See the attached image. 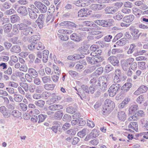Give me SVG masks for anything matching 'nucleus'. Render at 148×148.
<instances>
[{
	"label": "nucleus",
	"instance_id": "f257e3e1",
	"mask_svg": "<svg viewBox=\"0 0 148 148\" xmlns=\"http://www.w3.org/2000/svg\"><path fill=\"white\" fill-rule=\"evenodd\" d=\"M108 79L105 77L102 76L100 77L98 79L96 77L92 79L90 83L94 84L98 88H100L102 91H104L106 90L108 84Z\"/></svg>",
	"mask_w": 148,
	"mask_h": 148
},
{
	"label": "nucleus",
	"instance_id": "f03ea898",
	"mask_svg": "<svg viewBox=\"0 0 148 148\" xmlns=\"http://www.w3.org/2000/svg\"><path fill=\"white\" fill-rule=\"evenodd\" d=\"M115 107L114 103L111 100L106 99L104 102V106L103 107V113L108 114Z\"/></svg>",
	"mask_w": 148,
	"mask_h": 148
},
{
	"label": "nucleus",
	"instance_id": "7ed1b4c3",
	"mask_svg": "<svg viewBox=\"0 0 148 148\" xmlns=\"http://www.w3.org/2000/svg\"><path fill=\"white\" fill-rule=\"evenodd\" d=\"M121 87V86L119 84H112L108 90L109 96L112 97L115 95Z\"/></svg>",
	"mask_w": 148,
	"mask_h": 148
},
{
	"label": "nucleus",
	"instance_id": "20e7f679",
	"mask_svg": "<svg viewBox=\"0 0 148 148\" xmlns=\"http://www.w3.org/2000/svg\"><path fill=\"white\" fill-rule=\"evenodd\" d=\"M134 59L133 58H129L121 62V64L123 69L127 71L129 69V66L132 63L134 62Z\"/></svg>",
	"mask_w": 148,
	"mask_h": 148
},
{
	"label": "nucleus",
	"instance_id": "39448f33",
	"mask_svg": "<svg viewBox=\"0 0 148 148\" xmlns=\"http://www.w3.org/2000/svg\"><path fill=\"white\" fill-rule=\"evenodd\" d=\"M112 19L109 20V21L105 20H99L95 21V23L99 25H101L103 27H108L112 25L111 23Z\"/></svg>",
	"mask_w": 148,
	"mask_h": 148
},
{
	"label": "nucleus",
	"instance_id": "423d86ee",
	"mask_svg": "<svg viewBox=\"0 0 148 148\" xmlns=\"http://www.w3.org/2000/svg\"><path fill=\"white\" fill-rule=\"evenodd\" d=\"M34 4L41 13H44L47 12V7L41 2L36 1L35 2Z\"/></svg>",
	"mask_w": 148,
	"mask_h": 148
},
{
	"label": "nucleus",
	"instance_id": "0eeeda50",
	"mask_svg": "<svg viewBox=\"0 0 148 148\" xmlns=\"http://www.w3.org/2000/svg\"><path fill=\"white\" fill-rule=\"evenodd\" d=\"M106 6V5L104 4H94L91 5L90 7L92 10L97 11L103 10L105 8Z\"/></svg>",
	"mask_w": 148,
	"mask_h": 148
},
{
	"label": "nucleus",
	"instance_id": "6e6552de",
	"mask_svg": "<svg viewBox=\"0 0 148 148\" xmlns=\"http://www.w3.org/2000/svg\"><path fill=\"white\" fill-rule=\"evenodd\" d=\"M0 112L5 118H8L10 116V112L4 106H1L0 107Z\"/></svg>",
	"mask_w": 148,
	"mask_h": 148
},
{
	"label": "nucleus",
	"instance_id": "1a4fd4ad",
	"mask_svg": "<svg viewBox=\"0 0 148 148\" xmlns=\"http://www.w3.org/2000/svg\"><path fill=\"white\" fill-rule=\"evenodd\" d=\"M92 34L96 35L101 33V32L98 30L100 29V28L95 23H94L90 28Z\"/></svg>",
	"mask_w": 148,
	"mask_h": 148
},
{
	"label": "nucleus",
	"instance_id": "9d476101",
	"mask_svg": "<svg viewBox=\"0 0 148 148\" xmlns=\"http://www.w3.org/2000/svg\"><path fill=\"white\" fill-rule=\"evenodd\" d=\"M106 14H113L116 12L117 11V8L115 7L108 6L104 9Z\"/></svg>",
	"mask_w": 148,
	"mask_h": 148
},
{
	"label": "nucleus",
	"instance_id": "9b49d317",
	"mask_svg": "<svg viewBox=\"0 0 148 148\" xmlns=\"http://www.w3.org/2000/svg\"><path fill=\"white\" fill-rule=\"evenodd\" d=\"M79 92L83 96L85 95V93L88 94L89 93L88 87L85 85L82 86L81 88L78 89Z\"/></svg>",
	"mask_w": 148,
	"mask_h": 148
},
{
	"label": "nucleus",
	"instance_id": "f8f14e48",
	"mask_svg": "<svg viewBox=\"0 0 148 148\" xmlns=\"http://www.w3.org/2000/svg\"><path fill=\"white\" fill-rule=\"evenodd\" d=\"M17 12L23 16H25L27 14V8L24 6H20L17 9Z\"/></svg>",
	"mask_w": 148,
	"mask_h": 148
},
{
	"label": "nucleus",
	"instance_id": "ddd939ff",
	"mask_svg": "<svg viewBox=\"0 0 148 148\" xmlns=\"http://www.w3.org/2000/svg\"><path fill=\"white\" fill-rule=\"evenodd\" d=\"M89 14L88 10L87 8L81 9L78 12V16L79 17L86 16Z\"/></svg>",
	"mask_w": 148,
	"mask_h": 148
},
{
	"label": "nucleus",
	"instance_id": "4468645a",
	"mask_svg": "<svg viewBox=\"0 0 148 148\" xmlns=\"http://www.w3.org/2000/svg\"><path fill=\"white\" fill-rule=\"evenodd\" d=\"M108 60L114 66L117 65L119 62L117 58L114 56H112L108 58Z\"/></svg>",
	"mask_w": 148,
	"mask_h": 148
},
{
	"label": "nucleus",
	"instance_id": "2eb2a0df",
	"mask_svg": "<svg viewBox=\"0 0 148 148\" xmlns=\"http://www.w3.org/2000/svg\"><path fill=\"white\" fill-rule=\"evenodd\" d=\"M63 108V106L59 104H54L50 106L49 107V109L52 111L59 110Z\"/></svg>",
	"mask_w": 148,
	"mask_h": 148
},
{
	"label": "nucleus",
	"instance_id": "dca6fc26",
	"mask_svg": "<svg viewBox=\"0 0 148 148\" xmlns=\"http://www.w3.org/2000/svg\"><path fill=\"white\" fill-rule=\"evenodd\" d=\"M33 31L31 27H26L22 31V33L24 35L27 36L31 35L33 33Z\"/></svg>",
	"mask_w": 148,
	"mask_h": 148
},
{
	"label": "nucleus",
	"instance_id": "f3484780",
	"mask_svg": "<svg viewBox=\"0 0 148 148\" xmlns=\"http://www.w3.org/2000/svg\"><path fill=\"white\" fill-rule=\"evenodd\" d=\"M28 72L33 78L37 77L38 75L37 72L32 68H29L28 70Z\"/></svg>",
	"mask_w": 148,
	"mask_h": 148
},
{
	"label": "nucleus",
	"instance_id": "a211bd4d",
	"mask_svg": "<svg viewBox=\"0 0 148 148\" xmlns=\"http://www.w3.org/2000/svg\"><path fill=\"white\" fill-rule=\"evenodd\" d=\"M138 109V106L136 105H132L129 109V115L134 114Z\"/></svg>",
	"mask_w": 148,
	"mask_h": 148
},
{
	"label": "nucleus",
	"instance_id": "6ab92c4d",
	"mask_svg": "<svg viewBox=\"0 0 148 148\" xmlns=\"http://www.w3.org/2000/svg\"><path fill=\"white\" fill-rule=\"evenodd\" d=\"M134 16L132 15H130L125 16L123 18V21L126 23H130L132 22L134 20Z\"/></svg>",
	"mask_w": 148,
	"mask_h": 148
},
{
	"label": "nucleus",
	"instance_id": "aec40b11",
	"mask_svg": "<svg viewBox=\"0 0 148 148\" xmlns=\"http://www.w3.org/2000/svg\"><path fill=\"white\" fill-rule=\"evenodd\" d=\"M10 51L12 53H18L21 51V48L19 45H14L11 48Z\"/></svg>",
	"mask_w": 148,
	"mask_h": 148
},
{
	"label": "nucleus",
	"instance_id": "412c9836",
	"mask_svg": "<svg viewBox=\"0 0 148 148\" xmlns=\"http://www.w3.org/2000/svg\"><path fill=\"white\" fill-rule=\"evenodd\" d=\"M133 13L138 18L142 13V11L138 8H134L132 9Z\"/></svg>",
	"mask_w": 148,
	"mask_h": 148
},
{
	"label": "nucleus",
	"instance_id": "4be33fe9",
	"mask_svg": "<svg viewBox=\"0 0 148 148\" xmlns=\"http://www.w3.org/2000/svg\"><path fill=\"white\" fill-rule=\"evenodd\" d=\"M20 20V17L17 14H14L10 16V21L12 23H16Z\"/></svg>",
	"mask_w": 148,
	"mask_h": 148
},
{
	"label": "nucleus",
	"instance_id": "5701e85b",
	"mask_svg": "<svg viewBox=\"0 0 148 148\" xmlns=\"http://www.w3.org/2000/svg\"><path fill=\"white\" fill-rule=\"evenodd\" d=\"M130 100V99L128 97L126 98L119 105V107L120 109L124 108Z\"/></svg>",
	"mask_w": 148,
	"mask_h": 148
},
{
	"label": "nucleus",
	"instance_id": "b1692460",
	"mask_svg": "<svg viewBox=\"0 0 148 148\" xmlns=\"http://www.w3.org/2000/svg\"><path fill=\"white\" fill-rule=\"evenodd\" d=\"M12 25L10 23L5 25L4 26V32L7 34L10 32L12 29Z\"/></svg>",
	"mask_w": 148,
	"mask_h": 148
},
{
	"label": "nucleus",
	"instance_id": "393cba45",
	"mask_svg": "<svg viewBox=\"0 0 148 148\" xmlns=\"http://www.w3.org/2000/svg\"><path fill=\"white\" fill-rule=\"evenodd\" d=\"M71 39L75 41H79L81 40V37L80 36L75 33H73L70 36Z\"/></svg>",
	"mask_w": 148,
	"mask_h": 148
},
{
	"label": "nucleus",
	"instance_id": "a878e982",
	"mask_svg": "<svg viewBox=\"0 0 148 148\" xmlns=\"http://www.w3.org/2000/svg\"><path fill=\"white\" fill-rule=\"evenodd\" d=\"M22 79H23V81L24 82H25L26 80L28 82L31 83L32 80V77L28 73L25 74V77H22Z\"/></svg>",
	"mask_w": 148,
	"mask_h": 148
},
{
	"label": "nucleus",
	"instance_id": "bb28decb",
	"mask_svg": "<svg viewBox=\"0 0 148 148\" xmlns=\"http://www.w3.org/2000/svg\"><path fill=\"white\" fill-rule=\"evenodd\" d=\"M118 117L119 120L124 121L126 119V115L124 112L121 111L118 113Z\"/></svg>",
	"mask_w": 148,
	"mask_h": 148
},
{
	"label": "nucleus",
	"instance_id": "cd10ccee",
	"mask_svg": "<svg viewBox=\"0 0 148 148\" xmlns=\"http://www.w3.org/2000/svg\"><path fill=\"white\" fill-rule=\"evenodd\" d=\"M138 124L137 122H131L128 125V127L136 131L138 130Z\"/></svg>",
	"mask_w": 148,
	"mask_h": 148
},
{
	"label": "nucleus",
	"instance_id": "c85d7f7f",
	"mask_svg": "<svg viewBox=\"0 0 148 148\" xmlns=\"http://www.w3.org/2000/svg\"><path fill=\"white\" fill-rule=\"evenodd\" d=\"M14 100L16 102H20L23 99V96L19 94H15L14 95Z\"/></svg>",
	"mask_w": 148,
	"mask_h": 148
},
{
	"label": "nucleus",
	"instance_id": "c756f323",
	"mask_svg": "<svg viewBox=\"0 0 148 148\" xmlns=\"http://www.w3.org/2000/svg\"><path fill=\"white\" fill-rule=\"evenodd\" d=\"M11 115L14 117L18 118L21 116V113L18 110H15L12 112Z\"/></svg>",
	"mask_w": 148,
	"mask_h": 148
},
{
	"label": "nucleus",
	"instance_id": "7c9ffc66",
	"mask_svg": "<svg viewBox=\"0 0 148 148\" xmlns=\"http://www.w3.org/2000/svg\"><path fill=\"white\" fill-rule=\"evenodd\" d=\"M139 32V30L137 29H135L133 30L131 34L135 39L138 38L140 35V34H138Z\"/></svg>",
	"mask_w": 148,
	"mask_h": 148
},
{
	"label": "nucleus",
	"instance_id": "2f4dec72",
	"mask_svg": "<svg viewBox=\"0 0 148 148\" xmlns=\"http://www.w3.org/2000/svg\"><path fill=\"white\" fill-rule=\"evenodd\" d=\"M49 51L48 50H45L43 53V61L44 62H46L48 60Z\"/></svg>",
	"mask_w": 148,
	"mask_h": 148
},
{
	"label": "nucleus",
	"instance_id": "473e14b6",
	"mask_svg": "<svg viewBox=\"0 0 148 148\" xmlns=\"http://www.w3.org/2000/svg\"><path fill=\"white\" fill-rule=\"evenodd\" d=\"M63 115L62 111L60 110L56 112L54 115V118L56 119H61Z\"/></svg>",
	"mask_w": 148,
	"mask_h": 148
},
{
	"label": "nucleus",
	"instance_id": "72a5a7b5",
	"mask_svg": "<svg viewBox=\"0 0 148 148\" xmlns=\"http://www.w3.org/2000/svg\"><path fill=\"white\" fill-rule=\"evenodd\" d=\"M132 86V84L131 83H126L122 87V90L127 92L129 90Z\"/></svg>",
	"mask_w": 148,
	"mask_h": 148
},
{
	"label": "nucleus",
	"instance_id": "f704fd0d",
	"mask_svg": "<svg viewBox=\"0 0 148 148\" xmlns=\"http://www.w3.org/2000/svg\"><path fill=\"white\" fill-rule=\"evenodd\" d=\"M88 132V130L87 129L85 128L83 129L81 131L78 132L77 134L80 137H82L86 135V133H87Z\"/></svg>",
	"mask_w": 148,
	"mask_h": 148
},
{
	"label": "nucleus",
	"instance_id": "c9c22d12",
	"mask_svg": "<svg viewBox=\"0 0 148 148\" xmlns=\"http://www.w3.org/2000/svg\"><path fill=\"white\" fill-rule=\"evenodd\" d=\"M141 124L144 129L148 131V121L144 119H143L141 121Z\"/></svg>",
	"mask_w": 148,
	"mask_h": 148
},
{
	"label": "nucleus",
	"instance_id": "e433bc0d",
	"mask_svg": "<svg viewBox=\"0 0 148 148\" xmlns=\"http://www.w3.org/2000/svg\"><path fill=\"white\" fill-rule=\"evenodd\" d=\"M19 108L21 111H25L27 109V106L25 103H21L19 104Z\"/></svg>",
	"mask_w": 148,
	"mask_h": 148
},
{
	"label": "nucleus",
	"instance_id": "4c0bfd02",
	"mask_svg": "<svg viewBox=\"0 0 148 148\" xmlns=\"http://www.w3.org/2000/svg\"><path fill=\"white\" fill-rule=\"evenodd\" d=\"M101 53V50L98 49L90 53V55L92 57L100 56Z\"/></svg>",
	"mask_w": 148,
	"mask_h": 148
},
{
	"label": "nucleus",
	"instance_id": "58836bf2",
	"mask_svg": "<svg viewBox=\"0 0 148 148\" xmlns=\"http://www.w3.org/2000/svg\"><path fill=\"white\" fill-rule=\"evenodd\" d=\"M126 39L124 38L118 41L116 43L117 45H118L123 46L126 44Z\"/></svg>",
	"mask_w": 148,
	"mask_h": 148
},
{
	"label": "nucleus",
	"instance_id": "ea45409f",
	"mask_svg": "<svg viewBox=\"0 0 148 148\" xmlns=\"http://www.w3.org/2000/svg\"><path fill=\"white\" fill-rule=\"evenodd\" d=\"M19 85L21 87L24 89L25 92H27L29 90V86L27 83L21 82L20 83Z\"/></svg>",
	"mask_w": 148,
	"mask_h": 148
},
{
	"label": "nucleus",
	"instance_id": "a19ab883",
	"mask_svg": "<svg viewBox=\"0 0 148 148\" xmlns=\"http://www.w3.org/2000/svg\"><path fill=\"white\" fill-rule=\"evenodd\" d=\"M37 12L31 11L29 12V15L30 18L33 20L36 19L38 16V15L36 12Z\"/></svg>",
	"mask_w": 148,
	"mask_h": 148
},
{
	"label": "nucleus",
	"instance_id": "79ce46f5",
	"mask_svg": "<svg viewBox=\"0 0 148 148\" xmlns=\"http://www.w3.org/2000/svg\"><path fill=\"white\" fill-rule=\"evenodd\" d=\"M53 123L54 124L56 125L52 127L51 128V129L53 132L55 133H56L57 132L58 128L60 124L58 123V122L57 121H55L53 122Z\"/></svg>",
	"mask_w": 148,
	"mask_h": 148
},
{
	"label": "nucleus",
	"instance_id": "37998d69",
	"mask_svg": "<svg viewBox=\"0 0 148 148\" xmlns=\"http://www.w3.org/2000/svg\"><path fill=\"white\" fill-rule=\"evenodd\" d=\"M45 102L44 101L40 100L38 101H36L35 102V104L37 106L40 107L42 108L44 106Z\"/></svg>",
	"mask_w": 148,
	"mask_h": 148
},
{
	"label": "nucleus",
	"instance_id": "c03bdc74",
	"mask_svg": "<svg viewBox=\"0 0 148 148\" xmlns=\"http://www.w3.org/2000/svg\"><path fill=\"white\" fill-rule=\"evenodd\" d=\"M133 114V115H132V114L130 115V117L128 119L129 121H136L139 119L138 116L136 113H135Z\"/></svg>",
	"mask_w": 148,
	"mask_h": 148
},
{
	"label": "nucleus",
	"instance_id": "a18cd8bd",
	"mask_svg": "<svg viewBox=\"0 0 148 148\" xmlns=\"http://www.w3.org/2000/svg\"><path fill=\"white\" fill-rule=\"evenodd\" d=\"M40 36L39 35H35L32 36L31 37V39L29 41L30 42H34L37 40H40Z\"/></svg>",
	"mask_w": 148,
	"mask_h": 148
},
{
	"label": "nucleus",
	"instance_id": "49530a36",
	"mask_svg": "<svg viewBox=\"0 0 148 148\" xmlns=\"http://www.w3.org/2000/svg\"><path fill=\"white\" fill-rule=\"evenodd\" d=\"M136 47V45L134 44H131L130 45V48L127 51V54H130L132 53L134 51V49Z\"/></svg>",
	"mask_w": 148,
	"mask_h": 148
},
{
	"label": "nucleus",
	"instance_id": "de8ad7c7",
	"mask_svg": "<svg viewBox=\"0 0 148 148\" xmlns=\"http://www.w3.org/2000/svg\"><path fill=\"white\" fill-rule=\"evenodd\" d=\"M84 0H79L75 2V4L78 7H83L86 4L83 3Z\"/></svg>",
	"mask_w": 148,
	"mask_h": 148
},
{
	"label": "nucleus",
	"instance_id": "09e8293b",
	"mask_svg": "<svg viewBox=\"0 0 148 148\" xmlns=\"http://www.w3.org/2000/svg\"><path fill=\"white\" fill-rule=\"evenodd\" d=\"M87 62L91 64H96L94 57H87L86 58Z\"/></svg>",
	"mask_w": 148,
	"mask_h": 148
},
{
	"label": "nucleus",
	"instance_id": "8fccbe9b",
	"mask_svg": "<svg viewBox=\"0 0 148 148\" xmlns=\"http://www.w3.org/2000/svg\"><path fill=\"white\" fill-rule=\"evenodd\" d=\"M139 88L141 92V93H145L148 90L147 86L144 85H141Z\"/></svg>",
	"mask_w": 148,
	"mask_h": 148
},
{
	"label": "nucleus",
	"instance_id": "3c124183",
	"mask_svg": "<svg viewBox=\"0 0 148 148\" xmlns=\"http://www.w3.org/2000/svg\"><path fill=\"white\" fill-rule=\"evenodd\" d=\"M76 111V109L72 106H69L66 108V111L67 112L73 114Z\"/></svg>",
	"mask_w": 148,
	"mask_h": 148
},
{
	"label": "nucleus",
	"instance_id": "603ef678",
	"mask_svg": "<svg viewBox=\"0 0 148 148\" xmlns=\"http://www.w3.org/2000/svg\"><path fill=\"white\" fill-rule=\"evenodd\" d=\"M55 85L52 84H47L44 86L45 88L47 90H52L54 88Z\"/></svg>",
	"mask_w": 148,
	"mask_h": 148
},
{
	"label": "nucleus",
	"instance_id": "864d4df0",
	"mask_svg": "<svg viewBox=\"0 0 148 148\" xmlns=\"http://www.w3.org/2000/svg\"><path fill=\"white\" fill-rule=\"evenodd\" d=\"M36 47L38 50H42L44 49V45L41 42L37 43V45L36 44Z\"/></svg>",
	"mask_w": 148,
	"mask_h": 148
},
{
	"label": "nucleus",
	"instance_id": "5fc2aeb1",
	"mask_svg": "<svg viewBox=\"0 0 148 148\" xmlns=\"http://www.w3.org/2000/svg\"><path fill=\"white\" fill-rule=\"evenodd\" d=\"M47 115L42 114H40L38 115L39 120L38 123H40L43 121L46 118Z\"/></svg>",
	"mask_w": 148,
	"mask_h": 148
},
{
	"label": "nucleus",
	"instance_id": "6e6d98bb",
	"mask_svg": "<svg viewBox=\"0 0 148 148\" xmlns=\"http://www.w3.org/2000/svg\"><path fill=\"white\" fill-rule=\"evenodd\" d=\"M23 22L26 27L32 25V23L30 20L27 18L23 20Z\"/></svg>",
	"mask_w": 148,
	"mask_h": 148
},
{
	"label": "nucleus",
	"instance_id": "4d7b16f0",
	"mask_svg": "<svg viewBox=\"0 0 148 148\" xmlns=\"http://www.w3.org/2000/svg\"><path fill=\"white\" fill-rule=\"evenodd\" d=\"M52 97L53 99H54L55 101H57L60 100L62 97L60 95H57L55 93L52 94Z\"/></svg>",
	"mask_w": 148,
	"mask_h": 148
},
{
	"label": "nucleus",
	"instance_id": "13d9d810",
	"mask_svg": "<svg viewBox=\"0 0 148 148\" xmlns=\"http://www.w3.org/2000/svg\"><path fill=\"white\" fill-rule=\"evenodd\" d=\"M63 120L65 121H69L71 120V117L68 114H65L62 118Z\"/></svg>",
	"mask_w": 148,
	"mask_h": 148
},
{
	"label": "nucleus",
	"instance_id": "bf43d9fd",
	"mask_svg": "<svg viewBox=\"0 0 148 148\" xmlns=\"http://www.w3.org/2000/svg\"><path fill=\"white\" fill-rule=\"evenodd\" d=\"M19 70L21 71L25 72H27L28 70V68L26 64H21V65Z\"/></svg>",
	"mask_w": 148,
	"mask_h": 148
},
{
	"label": "nucleus",
	"instance_id": "052dcab7",
	"mask_svg": "<svg viewBox=\"0 0 148 148\" xmlns=\"http://www.w3.org/2000/svg\"><path fill=\"white\" fill-rule=\"evenodd\" d=\"M18 26L16 24L13 25V26L12 32L14 34H16L19 32Z\"/></svg>",
	"mask_w": 148,
	"mask_h": 148
},
{
	"label": "nucleus",
	"instance_id": "680f3d73",
	"mask_svg": "<svg viewBox=\"0 0 148 148\" xmlns=\"http://www.w3.org/2000/svg\"><path fill=\"white\" fill-rule=\"evenodd\" d=\"M142 74V71L141 70H137L136 72V75H134L133 79L135 80L141 76Z\"/></svg>",
	"mask_w": 148,
	"mask_h": 148
},
{
	"label": "nucleus",
	"instance_id": "e2e57ef3",
	"mask_svg": "<svg viewBox=\"0 0 148 148\" xmlns=\"http://www.w3.org/2000/svg\"><path fill=\"white\" fill-rule=\"evenodd\" d=\"M2 6L5 9L10 8L11 7V4L7 1L5 2L3 4Z\"/></svg>",
	"mask_w": 148,
	"mask_h": 148
},
{
	"label": "nucleus",
	"instance_id": "0e129e2a",
	"mask_svg": "<svg viewBox=\"0 0 148 148\" xmlns=\"http://www.w3.org/2000/svg\"><path fill=\"white\" fill-rule=\"evenodd\" d=\"M37 44L36 42H33L32 43L29 45L28 47L30 50H32L34 49L35 47L36 46V44Z\"/></svg>",
	"mask_w": 148,
	"mask_h": 148
},
{
	"label": "nucleus",
	"instance_id": "69168bd1",
	"mask_svg": "<svg viewBox=\"0 0 148 148\" xmlns=\"http://www.w3.org/2000/svg\"><path fill=\"white\" fill-rule=\"evenodd\" d=\"M54 17L51 15H49L46 18V22L49 23H52L54 21Z\"/></svg>",
	"mask_w": 148,
	"mask_h": 148
},
{
	"label": "nucleus",
	"instance_id": "338daca9",
	"mask_svg": "<svg viewBox=\"0 0 148 148\" xmlns=\"http://www.w3.org/2000/svg\"><path fill=\"white\" fill-rule=\"evenodd\" d=\"M51 95V93L47 92H43L41 94L42 96L46 99L48 98Z\"/></svg>",
	"mask_w": 148,
	"mask_h": 148
},
{
	"label": "nucleus",
	"instance_id": "774afa93",
	"mask_svg": "<svg viewBox=\"0 0 148 148\" xmlns=\"http://www.w3.org/2000/svg\"><path fill=\"white\" fill-rule=\"evenodd\" d=\"M42 80L44 83H46L51 81V78L50 76H44L42 78Z\"/></svg>",
	"mask_w": 148,
	"mask_h": 148
}]
</instances>
